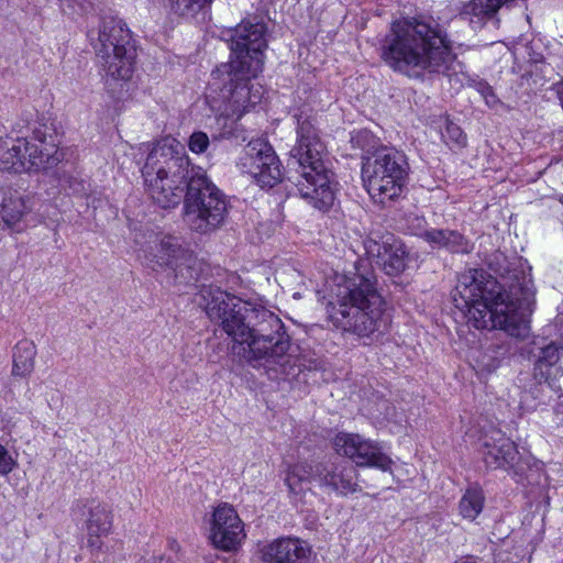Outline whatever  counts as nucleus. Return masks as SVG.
<instances>
[{
	"label": "nucleus",
	"instance_id": "f257e3e1",
	"mask_svg": "<svg viewBox=\"0 0 563 563\" xmlns=\"http://www.w3.org/2000/svg\"><path fill=\"white\" fill-rule=\"evenodd\" d=\"M500 282L479 269L463 273L452 291L454 306L476 329H500L516 339L529 334L534 289L530 267L521 257L504 254L490 264Z\"/></svg>",
	"mask_w": 563,
	"mask_h": 563
},
{
	"label": "nucleus",
	"instance_id": "f03ea898",
	"mask_svg": "<svg viewBox=\"0 0 563 563\" xmlns=\"http://www.w3.org/2000/svg\"><path fill=\"white\" fill-rule=\"evenodd\" d=\"M198 303L210 320L241 346L245 361L253 367L267 369L296 366L298 363L290 336L280 318L264 307H255L219 287L203 286Z\"/></svg>",
	"mask_w": 563,
	"mask_h": 563
},
{
	"label": "nucleus",
	"instance_id": "7ed1b4c3",
	"mask_svg": "<svg viewBox=\"0 0 563 563\" xmlns=\"http://www.w3.org/2000/svg\"><path fill=\"white\" fill-rule=\"evenodd\" d=\"M263 22L243 20L231 31V59L219 65L208 84L206 99L221 126V136H236L238 121L264 96L261 85L250 84L263 71L267 47Z\"/></svg>",
	"mask_w": 563,
	"mask_h": 563
},
{
	"label": "nucleus",
	"instance_id": "20e7f679",
	"mask_svg": "<svg viewBox=\"0 0 563 563\" xmlns=\"http://www.w3.org/2000/svg\"><path fill=\"white\" fill-rule=\"evenodd\" d=\"M362 250L354 265V334L371 338L383 333L389 322L386 302L376 288L374 265L389 276H398L408 266L409 252L399 238L382 231L362 236Z\"/></svg>",
	"mask_w": 563,
	"mask_h": 563
},
{
	"label": "nucleus",
	"instance_id": "39448f33",
	"mask_svg": "<svg viewBox=\"0 0 563 563\" xmlns=\"http://www.w3.org/2000/svg\"><path fill=\"white\" fill-rule=\"evenodd\" d=\"M382 58L396 73L409 78L437 74L451 77L462 69L450 42L432 21H395L382 42Z\"/></svg>",
	"mask_w": 563,
	"mask_h": 563
},
{
	"label": "nucleus",
	"instance_id": "423d86ee",
	"mask_svg": "<svg viewBox=\"0 0 563 563\" xmlns=\"http://www.w3.org/2000/svg\"><path fill=\"white\" fill-rule=\"evenodd\" d=\"M194 166L184 146L167 136L157 141L142 168V175L153 200L162 208H172L185 199V188L191 179Z\"/></svg>",
	"mask_w": 563,
	"mask_h": 563
},
{
	"label": "nucleus",
	"instance_id": "0eeeda50",
	"mask_svg": "<svg viewBox=\"0 0 563 563\" xmlns=\"http://www.w3.org/2000/svg\"><path fill=\"white\" fill-rule=\"evenodd\" d=\"M323 151L324 146L310 120L298 118L297 144L290 151L292 164L298 165L296 186L300 196L320 210L328 209L334 198L322 159Z\"/></svg>",
	"mask_w": 563,
	"mask_h": 563
},
{
	"label": "nucleus",
	"instance_id": "6e6552de",
	"mask_svg": "<svg viewBox=\"0 0 563 563\" xmlns=\"http://www.w3.org/2000/svg\"><path fill=\"white\" fill-rule=\"evenodd\" d=\"M88 37L108 78L122 81L132 78L136 48L123 20L104 15L98 29L89 31Z\"/></svg>",
	"mask_w": 563,
	"mask_h": 563
},
{
	"label": "nucleus",
	"instance_id": "1a4fd4ad",
	"mask_svg": "<svg viewBox=\"0 0 563 563\" xmlns=\"http://www.w3.org/2000/svg\"><path fill=\"white\" fill-rule=\"evenodd\" d=\"M227 196L207 176L201 167L194 168L185 194L184 219L188 227L201 234L219 229L228 216Z\"/></svg>",
	"mask_w": 563,
	"mask_h": 563
},
{
	"label": "nucleus",
	"instance_id": "9d476101",
	"mask_svg": "<svg viewBox=\"0 0 563 563\" xmlns=\"http://www.w3.org/2000/svg\"><path fill=\"white\" fill-rule=\"evenodd\" d=\"M408 170L404 153L382 147L364 158L361 176L373 201L384 207L401 196Z\"/></svg>",
	"mask_w": 563,
	"mask_h": 563
},
{
	"label": "nucleus",
	"instance_id": "9b49d317",
	"mask_svg": "<svg viewBox=\"0 0 563 563\" xmlns=\"http://www.w3.org/2000/svg\"><path fill=\"white\" fill-rule=\"evenodd\" d=\"M60 161L56 137L47 128L34 129L31 137L8 139L0 144V169L38 172Z\"/></svg>",
	"mask_w": 563,
	"mask_h": 563
},
{
	"label": "nucleus",
	"instance_id": "f8f14e48",
	"mask_svg": "<svg viewBox=\"0 0 563 563\" xmlns=\"http://www.w3.org/2000/svg\"><path fill=\"white\" fill-rule=\"evenodd\" d=\"M236 167L263 189L273 188L284 177L280 159L265 139L251 140L243 148Z\"/></svg>",
	"mask_w": 563,
	"mask_h": 563
},
{
	"label": "nucleus",
	"instance_id": "ddd939ff",
	"mask_svg": "<svg viewBox=\"0 0 563 563\" xmlns=\"http://www.w3.org/2000/svg\"><path fill=\"white\" fill-rule=\"evenodd\" d=\"M481 452L488 468H501L516 476H523L528 464L521 461L516 444L500 430L493 429L483 435Z\"/></svg>",
	"mask_w": 563,
	"mask_h": 563
},
{
	"label": "nucleus",
	"instance_id": "4468645a",
	"mask_svg": "<svg viewBox=\"0 0 563 563\" xmlns=\"http://www.w3.org/2000/svg\"><path fill=\"white\" fill-rule=\"evenodd\" d=\"M245 538L243 522L235 509L228 505H219L211 521L210 539L216 548L230 551L240 545Z\"/></svg>",
	"mask_w": 563,
	"mask_h": 563
},
{
	"label": "nucleus",
	"instance_id": "2eb2a0df",
	"mask_svg": "<svg viewBox=\"0 0 563 563\" xmlns=\"http://www.w3.org/2000/svg\"><path fill=\"white\" fill-rule=\"evenodd\" d=\"M264 563H316L317 554L310 543L297 537H280L266 543L262 550Z\"/></svg>",
	"mask_w": 563,
	"mask_h": 563
},
{
	"label": "nucleus",
	"instance_id": "dca6fc26",
	"mask_svg": "<svg viewBox=\"0 0 563 563\" xmlns=\"http://www.w3.org/2000/svg\"><path fill=\"white\" fill-rule=\"evenodd\" d=\"M521 355L534 364V375L548 379L563 375V347L544 344L542 339H533L519 347Z\"/></svg>",
	"mask_w": 563,
	"mask_h": 563
},
{
	"label": "nucleus",
	"instance_id": "f3484780",
	"mask_svg": "<svg viewBox=\"0 0 563 563\" xmlns=\"http://www.w3.org/2000/svg\"><path fill=\"white\" fill-rule=\"evenodd\" d=\"M135 242L140 244V257L146 262V265L156 269V266H177V260L184 255V250L180 247L178 240L173 236L158 238L151 234L148 240L141 242L137 238Z\"/></svg>",
	"mask_w": 563,
	"mask_h": 563
},
{
	"label": "nucleus",
	"instance_id": "a211bd4d",
	"mask_svg": "<svg viewBox=\"0 0 563 563\" xmlns=\"http://www.w3.org/2000/svg\"><path fill=\"white\" fill-rule=\"evenodd\" d=\"M87 509V536L91 549L101 548V538L108 536L112 527V518L108 508L97 500H90L85 505Z\"/></svg>",
	"mask_w": 563,
	"mask_h": 563
},
{
	"label": "nucleus",
	"instance_id": "6ab92c4d",
	"mask_svg": "<svg viewBox=\"0 0 563 563\" xmlns=\"http://www.w3.org/2000/svg\"><path fill=\"white\" fill-rule=\"evenodd\" d=\"M433 250H444L450 253L468 254L473 243L457 230L432 228L426 241Z\"/></svg>",
	"mask_w": 563,
	"mask_h": 563
},
{
	"label": "nucleus",
	"instance_id": "aec40b11",
	"mask_svg": "<svg viewBox=\"0 0 563 563\" xmlns=\"http://www.w3.org/2000/svg\"><path fill=\"white\" fill-rule=\"evenodd\" d=\"M511 1L512 0H471L465 5L462 15L468 18L474 30L482 29L489 21L495 25H498V10L508 5Z\"/></svg>",
	"mask_w": 563,
	"mask_h": 563
},
{
	"label": "nucleus",
	"instance_id": "412c9836",
	"mask_svg": "<svg viewBox=\"0 0 563 563\" xmlns=\"http://www.w3.org/2000/svg\"><path fill=\"white\" fill-rule=\"evenodd\" d=\"M354 464L357 466H372L387 472L391 470L393 461L372 442L363 440L358 434H354Z\"/></svg>",
	"mask_w": 563,
	"mask_h": 563
},
{
	"label": "nucleus",
	"instance_id": "4be33fe9",
	"mask_svg": "<svg viewBox=\"0 0 563 563\" xmlns=\"http://www.w3.org/2000/svg\"><path fill=\"white\" fill-rule=\"evenodd\" d=\"M318 483L330 487L341 495H347L352 490L351 470L338 465H317Z\"/></svg>",
	"mask_w": 563,
	"mask_h": 563
},
{
	"label": "nucleus",
	"instance_id": "5701e85b",
	"mask_svg": "<svg viewBox=\"0 0 563 563\" xmlns=\"http://www.w3.org/2000/svg\"><path fill=\"white\" fill-rule=\"evenodd\" d=\"M29 198L20 196L18 192H9L0 201V230L11 228L16 224L24 214L31 209Z\"/></svg>",
	"mask_w": 563,
	"mask_h": 563
},
{
	"label": "nucleus",
	"instance_id": "b1692460",
	"mask_svg": "<svg viewBox=\"0 0 563 563\" xmlns=\"http://www.w3.org/2000/svg\"><path fill=\"white\" fill-rule=\"evenodd\" d=\"M352 309V288L344 287L342 292L338 294L336 302L330 303L329 316L334 327L349 331L352 327L350 312Z\"/></svg>",
	"mask_w": 563,
	"mask_h": 563
},
{
	"label": "nucleus",
	"instance_id": "393cba45",
	"mask_svg": "<svg viewBox=\"0 0 563 563\" xmlns=\"http://www.w3.org/2000/svg\"><path fill=\"white\" fill-rule=\"evenodd\" d=\"M548 390H550L548 379L534 376L530 387L520 394L519 408L522 411L536 410L541 404H545V394Z\"/></svg>",
	"mask_w": 563,
	"mask_h": 563
},
{
	"label": "nucleus",
	"instance_id": "a878e982",
	"mask_svg": "<svg viewBox=\"0 0 563 563\" xmlns=\"http://www.w3.org/2000/svg\"><path fill=\"white\" fill-rule=\"evenodd\" d=\"M35 347L27 341L19 342L13 353L12 375L25 377L34 368Z\"/></svg>",
	"mask_w": 563,
	"mask_h": 563
},
{
	"label": "nucleus",
	"instance_id": "bb28decb",
	"mask_svg": "<svg viewBox=\"0 0 563 563\" xmlns=\"http://www.w3.org/2000/svg\"><path fill=\"white\" fill-rule=\"evenodd\" d=\"M484 493L479 487H470L462 496L459 509L463 518L474 520L483 510Z\"/></svg>",
	"mask_w": 563,
	"mask_h": 563
},
{
	"label": "nucleus",
	"instance_id": "cd10ccee",
	"mask_svg": "<svg viewBox=\"0 0 563 563\" xmlns=\"http://www.w3.org/2000/svg\"><path fill=\"white\" fill-rule=\"evenodd\" d=\"M305 481H317V465L312 467L306 463H297L291 466L287 477L286 484L291 492H296L298 485Z\"/></svg>",
	"mask_w": 563,
	"mask_h": 563
},
{
	"label": "nucleus",
	"instance_id": "c85d7f7f",
	"mask_svg": "<svg viewBox=\"0 0 563 563\" xmlns=\"http://www.w3.org/2000/svg\"><path fill=\"white\" fill-rule=\"evenodd\" d=\"M369 412L377 419L393 421L395 423H401L402 421V413L398 412L393 404L383 398H377L375 409L369 410Z\"/></svg>",
	"mask_w": 563,
	"mask_h": 563
},
{
	"label": "nucleus",
	"instance_id": "c756f323",
	"mask_svg": "<svg viewBox=\"0 0 563 563\" xmlns=\"http://www.w3.org/2000/svg\"><path fill=\"white\" fill-rule=\"evenodd\" d=\"M444 122V131L441 132L442 140L449 146L463 147L466 144V136L463 133L462 129L445 118Z\"/></svg>",
	"mask_w": 563,
	"mask_h": 563
},
{
	"label": "nucleus",
	"instance_id": "7c9ffc66",
	"mask_svg": "<svg viewBox=\"0 0 563 563\" xmlns=\"http://www.w3.org/2000/svg\"><path fill=\"white\" fill-rule=\"evenodd\" d=\"M406 228L410 234L421 238L424 242L431 231V229L428 228L426 218L415 213H410L406 218Z\"/></svg>",
	"mask_w": 563,
	"mask_h": 563
},
{
	"label": "nucleus",
	"instance_id": "2f4dec72",
	"mask_svg": "<svg viewBox=\"0 0 563 563\" xmlns=\"http://www.w3.org/2000/svg\"><path fill=\"white\" fill-rule=\"evenodd\" d=\"M212 0H169L172 9L179 15L196 12Z\"/></svg>",
	"mask_w": 563,
	"mask_h": 563
},
{
	"label": "nucleus",
	"instance_id": "473e14b6",
	"mask_svg": "<svg viewBox=\"0 0 563 563\" xmlns=\"http://www.w3.org/2000/svg\"><path fill=\"white\" fill-rule=\"evenodd\" d=\"M210 145V140L207 133L202 131H195L188 140V148L195 154L205 153Z\"/></svg>",
	"mask_w": 563,
	"mask_h": 563
},
{
	"label": "nucleus",
	"instance_id": "72a5a7b5",
	"mask_svg": "<svg viewBox=\"0 0 563 563\" xmlns=\"http://www.w3.org/2000/svg\"><path fill=\"white\" fill-rule=\"evenodd\" d=\"M334 450L341 456L351 457L352 452V437L349 433H339L333 442Z\"/></svg>",
	"mask_w": 563,
	"mask_h": 563
},
{
	"label": "nucleus",
	"instance_id": "f704fd0d",
	"mask_svg": "<svg viewBox=\"0 0 563 563\" xmlns=\"http://www.w3.org/2000/svg\"><path fill=\"white\" fill-rule=\"evenodd\" d=\"M60 5L64 10L67 7L73 14H81L92 7V2L90 0H60Z\"/></svg>",
	"mask_w": 563,
	"mask_h": 563
},
{
	"label": "nucleus",
	"instance_id": "c9c22d12",
	"mask_svg": "<svg viewBox=\"0 0 563 563\" xmlns=\"http://www.w3.org/2000/svg\"><path fill=\"white\" fill-rule=\"evenodd\" d=\"M15 466V460L9 451L0 444V475H8Z\"/></svg>",
	"mask_w": 563,
	"mask_h": 563
},
{
	"label": "nucleus",
	"instance_id": "e433bc0d",
	"mask_svg": "<svg viewBox=\"0 0 563 563\" xmlns=\"http://www.w3.org/2000/svg\"><path fill=\"white\" fill-rule=\"evenodd\" d=\"M508 352V350L504 346H499L498 347V351L496 352L497 355L492 357V360H489L488 362H485L484 358L487 356L486 354L483 355V361H482V364H483V367L486 368L487 371H493L495 368L498 367V364H499V360L500 357H504L506 355V353Z\"/></svg>",
	"mask_w": 563,
	"mask_h": 563
},
{
	"label": "nucleus",
	"instance_id": "4c0bfd02",
	"mask_svg": "<svg viewBox=\"0 0 563 563\" xmlns=\"http://www.w3.org/2000/svg\"><path fill=\"white\" fill-rule=\"evenodd\" d=\"M554 411L558 416H563V396L559 397V400L554 406Z\"/></svg>",
	"mask_w": 563,
	"mask_h": 563
},
{
	"label": "nucleus",
	"instance_id": "58836bf2",
	"mask_svg": "<svg viewBox=\"0 0 563 563\" xmlns=\"http://www.w3.org/2000/svg\"><path fill=\"white\" fill-rule=\"evenodd\" d=\"M151 563H174V561L169 558L159 556V558H154Z\"/></svg>",
	"mask_w": 563,
	"mask_h": 563
},
{
	"label": "nucleus",
	"instance_id": "ea45409f",
	"mask_svg": "<svg viewBox=\"0 0 563 563\" xmlns=\"http://www.w3.org/2000/svg\"><path fill=\"white\" fill-rule=\"evenodd\" d=\"M457 563H476L474 560H472L471 558H465V559H462L461 561H459Z\"/></svg>",
	"mask_w": 563,
	"mask_h": 563
},
{
	"label": "nucleus",
	"instance_id": "a19ab883",
	"mask_svg": "<svg viewBox=\"0 0 563 563\" xmlns=\"http://www.w3.org/2000/svg\"><path fill=\"white\" fill-rule=\"evenodd\" d=\"M174 271L177 272V269L179 268V271H183V267H180V265L177 263V266H170Z\"/></svg>",
	"mask_w": 563,
	"mask_h": 563
}]
</instances>
